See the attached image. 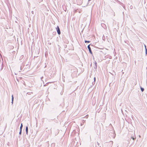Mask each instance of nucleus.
<instances>
[{
  "mask_svg": "<svg viewBox=\"0 0 147 147\" xmlns=\"http://www.w3.org/2000/svg\"><path fill=\"white\" fill-rule=\"evenodd\" d=\"M90 41H89V40H85V43H90Z\"/></svg>",
  "mask_w": 147,
  "mask_h": 147,
  "instance_id": "1a4fd4ad",
  "label": "nucleus"
},
{
  "mask_svg": "<svg viewBox=\"0 0 147 147\" xmlns=\"http://www.w3.org/2000/svg\"><path fill=\"white\" fill-rule=\"evenodd\" d=\"M49 43V45H51V43Z\"/></svg>",
  "mask_w": 147,
  "mask_h": 147,
  "instance_id": "a878e982",
  "label": "nucleus"
},
{
  "mask_svg": "<svg viewBox=\"0 0 147 147\" xmlns=\"http://www.w3.org/2000/svg\"><path fill=\"white\" fill-rule=\"evenodd\" d=\"M22 70V67L21 66L20 67V70Z\"/></svg>",
  "mask_w": 147,
  "mask_h": 147,
  "instance_id": "5701e85b",
  "label": "nucleus"
},
{
  "mask_svg": "<svg viewBox=\"0 0 147 147\" xmlns=\"http://www.w3.org/2000/svg\"><path fill=\"white\" fill-rule=\"evenodd\" d=\"M144 46H145V49L146 48V45H144Z\"/></svg>",
  "mask_w": 147,
  "mask_h": 147,
  "instance_id": "b1692460",
  "label": "nucleus"
},
{
  "mask_svg": "<svg viewBox=\"0 0 147 147\" xmlns=\"http://www.w3.org/2000/svg\"><path fill=\"white\" fill-rule=\"evenodd\" d=\"M67 47V45H66L65 46V47Z\"/></svg>",
  "mask_w": 147,
  "mask_h": 147,
  "instance_id": "cd10ccee",
  "label": "nucleus"
},
{
  "mask_svg": "<svg viewBox=\"0 0 147 147\" xmlns=\"http://www.w3.org/2000/svg\"><path fill=\"white\" fill-rule=\"evenodd\" d=\"M48 84V83H46L44 85V86H46L47 85V84Z\"/></svg>",
  "mask_w": 147,
  "mask_h": 147,
  "instance_id": "dca6fc26",
  "label": "nucleus"
},
{
  "mask_svg": "<svg viewBox=\"0 0 147 147\" xmlns=\"http://www.w3.org/2000/svg\"><path fill=\"white\" fill-rule=\"evenodd\" d=\"M90 45H88V46H87V48H88V50H89V52L92 55V52L91 51V48L90 47Z\"/></svg>",
  "mask_w": 147,
  "mask_h": 147,
  "instance_id": "f257e3e1",
  "label": "nucleus"
},
{
  "mask_svg": "<svg viewBox=\"0 0 147 147\" xmlns=\"http://www.w3.org/2000/svg\"><path fill=\"white\" fill-rule=\"evenodd\" d=\"M139 137H140V136H139Z\"/></svg>",
  "mask_w": 147,
  "mask_h": 147,
  "instance_id": "7c9ffc66",
  "label": "nucleus"
},
{
  "mask_svg": "<svg viewBox=\"0 0 147 147\" xmlns=\"http://www.w3.org/2000/svg\"><path fill=\"white\" fill-rule=\"evenodd\" d=\"M43 76H42L41 77L40 79H41V80H42V79L43 78Z\"/></svg>",
  "mask_w": 147,
  "mask_h": 147,
  "instance_id": "a211bd4d",
  "label": "nucleus"
},
{
  "mask_svg": "<svg viewBox=\"0 0 147 147\" xmlns=\"http://www.w3.org/2000/svg\"><path fill=\"white\" fill-rule=\"evenodd\" d=\"M23 127V124L22 123H21V126L20 127V129L22 130Z\"/></svg>",
  "mask_w": 147,
  "mask_h": 147,
  "instance_id": "0eeeda50",
  "label": "nucleus"
},
{
  "mask_svg": "<svg viewBox=\"0 0 147 147\" xmlns=\"http://www.w3.org/2000/svg\"><path fill=\"white\" fill-rule=\"evenodd\" d=\"M102 39L103 40H104L105 39V37H102Z\"/></svg>",
  "mask_w": 147,
  "mask_h": 147,
  "instance_id": "6ab92c4d",
  "label": "nucleus"
},
{
  "mask_svg": "<svg viewBox=\"0 0 147 147\" xmlns=\"http://www.w3.org/2000/svg\"><path fill=\"white\" fill-rule=\"evenodd\" d=\"M96 143L98 145V146H99V144L97 142H96Z\"/></svg>",
  "mask_w": 147,
  "mask_h": 147,
  "instance_id": "f3484780",
  "label": "nucleus"
},
{
  "mask_svg": "<svg viewBox=\"0 0 147 147\" xmlns=\"http://www.w3.org/2000/svg\"><path fill=\"white\" fill-rule=\"evenodd\" d=\"M67 47V45H66L65 46V47Z\"/></svg>",
  "mask_w": 147,
  "mask_h": 147,
  "instance_id": "c85d7f7f",
  "label": "nucleus"
},
{
  "mask_svg": "<svg viewBox=\"0 0 147 147\" xmlns=\"http://www.w3.org/2000/svg\"><path fill=\"white\" fill-rule=\"evenodd\" d=\"M64 42L65 43L67 44L68 43V41H65V42L64 41Z\"/></svg>",
  "mask_w": 147,
  "mask_h": 147,
  "instance_id": "2eb2a0df",
  "label": "nucleus"
},
{
  "mask_svg": "<svg viewBox=\"0 0 147 147\" xmlns=\"http://www.w3.org/2000/svg\"><path fill=\"white\" fill-rule=\"evenodd\" d=\"M131 139H132V140H133V141H134V140L135 139V138H134V137H133L132 136L131 137Z\"/></svg>",
  "mask_w": 147,
  "mask_h": 147,
  "instance_id": "ddd939ff",
  "label": "nucleus"
},
{
  "mask_svg": "<svg viewBox=\"0 0 147 147\" xmlns=\"http://www.w3.org/2000/svg\"><path fill=\"white\" fill-rule=\"evenodd\" d=\"M29 93H30L29 92H28V93H27V94H29Z\"/></svg>",
  "mask_w": 147,
  "mask_h": 147,
  "instance_id": "bb28decb",
  "label": "nucleus"
},
{
  "mask_svg": "<svg viewBox=\"0 0 147 147\" xmlns=\"http://www.w3.org/2000/svg\"><path fill=\"white\" fill-rule=\"evenodd\" d=\"M57 32L59 34H60L61 33V32H60V29L58 26H57Z\"/></svg>",
  "mask_w": 147,
  "mask_h": 147,
  "instance_id": "f03ea898",
  "label": "nucleus"
},
{
  "mask_svg": "<svg viewBox=\"0 0 147 147\" xmlns=\"http://www.w3.org/2000/svg\"><path fill=\"white\" fill-rule=\"evenodd\" d=\"M11 103H12V105L13 104V100H14V97L13 96V95H12L11 96Z\"/></svg>",
  "mask_w": 147,
  "mask_h": 147,
  "instance_id": "20e7f679",
  "label": "nucleus"
},
{
  "mask_svg": "<svg viewBox=\"0 0 147 147\" xmlns=\"http://www.w3.org/2000/svg\"><path fill=\"white\" fill-rule=\"evenodd\" d=\"M140 88H141V90L142 92H143L144 91V88L142 87H140Z\"/></svg>",
  "mask_w": 147,
  "mask_h": 147,
  "instance_id": "6e6552de",
  "label": "nucleus"
},
{
  "mask_svg": "<svg viewBox=\"0 0 147 147\" xmlns=\"http://www.w3.org/2000/svg\"><path fill=\"white\" fill-rule=\"evenodd\" d=\"M64 39H65V38L63 39V40H64Z\"/></svg>",
  "mask_w": 147,
  "mask_h": 147,
  "instance_id": "c756f323",
  "label": "nucleus"
},
{
  "mask_svg": "<svg viewBox=\"0 0 147 147\" xmlns=\"http://www.w3.org/2000/svg\"><path fill=\"white\" fill-rule=\"evenodd\" d=\"M88 115H86L84 117V118H85L86 119H87L88 117Z\"/></svg>",
  "mask_w": 147,
  "mask_h": 147,
  "instance_id": "f8f14e48",
  "label": "nucleus"
},
{
  "mask_svg": "<svg viewBox=\"0 0 147 147\" xmlns=\"http://www.w3.org/2000/svg\"><path fill=\"white\" fill-rule=\"evenodd\" d=\"M145 53H146V55L147 54V51H145Z\"/></svg>",
  "mask_w": 147,
  "mask_h": 147,
  "instance_id": "412c9836",
  "label": "nucleus"
},
{
  "mask_svg": "<svg viewBox=\"0 0 147 147\" xmlns=\"http://www.w3.org/2000/svg\"><path fill=\"white\" fill-rule=\"evenodd\" d=\"M128 144H129V141H128Z\"/></svg>",
  "mask_w": 147,
  "mask_h": 147,
  "instance_id": "393cba45",
  "label": "nucleus"
},
{
  "mask_svg": "<svg viewBox=\"0 0 147 147\" xmlns=\"http://www.w3.org/2000/svg\"><path fill=\"white\" fill-rule=\"evenodd\" d=\"M91 0H88L89 1H91Z\"/></svg>",
  "mask_w": 147,
  "mask_h": 147,
  "instance_id": "2f4dec72",
  "label": "nucleus"
},
{
  "mask_svg": "<svg viewBox=\"0 0 147 147\" xmlns=\"http://www.w3.org/2000/svg\"><path fill=\"white\" fill-rule=\"evenodd\" d=\"M95 81H96V78L95 77H94V82H92V84H93L94 83H95Z\"/></svg>",
  "mask_w": 147,
  "mask_h": 147,
  "instance_id": "4468645a",
  "label": "nucleus"
},
{
  "mask_svg": "<svg viewBox=\"0 0 147 147\" xmlns=\"http://www.w3.org/2000/svg\"><path fill=\"white\" fill-rule=\"evenodd\" d=\"M3 63H2L1 65V70H2L3 68Z\"/></svg>",
  "mask_w": 147,
  "mask_h": 147,
  "instance_id": "9d476101",
  "label": "nucleus"
},
{
  "mask_svg": "<svg viewBox=\"0 0 147 147\" xmlns=\"http://www.w3.org/2000/svg\"><path fill=\"white\" fill-rule=\"evenodd\" d=\"M31 13H32V14H33V13H34V11H31Z\"/></svg>",
  "mask_w": 147,
  "mask_h": 147,
  "instance_id": "aec40b11",
  "label": "nucleus"
},
{
  "mask_svg": "<svg viewBox=\"0 0 147 147\" xmlns=\"http://www.w3.org/2000/svg\"><path fill=\"white\" fill-rule=\"evenodd\" d=\"M145 51H147V49L146 48L145 49Z\"/></svg>",
  "mask_w": 147,
  "mask_h": 147,
  "instance_id": "4be33fe9",
  "label": "nucleus"
},
{
  "mask_svg": "<svg viewBox=\"0 0 147 147\" xmlns=\"http://www.w3.org/2000/svg\"><path fill=\"white\" fill-rule=\"evenodd\" d=\"M22 132V130L20 129V131L19 132V134L20 135H21Z\"/></svg>",
  "mask_w": 147,
  "mask_h": 147,
  "instance_id": "9b49d317",
  "label": "nucleus"
},
{
  "mask_svg": "<svg viewBox=\"0 0 147 147\" xmlns=\"http://www.w3.org/2000/svg\"><path fill=\"white\" fill-rule=\"evenodd\" d=\"M94 64H95V65L94 66V68L96 69L97 68V62L96 61H95L94 62Z\"/></svg>",
  "mask_w": 147,
  "mask_h": 147,
  "instance_id": "39448f33",
  "label": "nucleus"
},
{
  "mask_svg": "<svg viewBox=\"0 0 147 147\" xmlns=\"http://www.w3.org/2000/svg\"><path fill=\"white\" fill-rule=\"evenodd\" d=\"M82 123L81 124V126L83 125L84 124V123L85 122L86 120H84V119L82 120Z\"/></svg>",
  "mask_w": 147,
  "mask_h": 147,
  "instance_id": "423d86ee",
  "label": "nucleus"
},
{
  "mask_svg": "<svg viewBox=\"0 0 147 147\" xmlns=\"http://www.w3.org/2000/svg\"><path fill=\"white\" fill-rule=\"evenodd\" d=\"M26 134L27 135L28 134V127L27 126H26Z\"/></svg>",
  "mask_w": 147,
  "mask_h": 147,
  "instance_id": "7ed1b4c3",
  "label": "nucleus"
}]
</instances>
